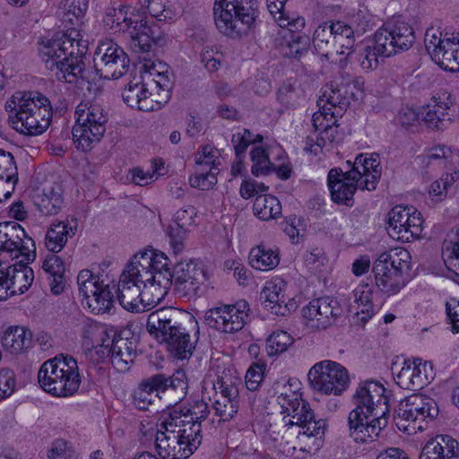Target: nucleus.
Segmentation results:
<instances>
[{
    "label": "nucleus",
    "mask_w": 459,
    "mask_h": 459,
    "mask_svg": "<svg viewBox=\"0 0 459 459\" xmlns=\"http://www.w3.org/2000/svg\"><path fill=\"white\" fill-rule=\"evenodd\" d=\"M88 9L87 0H64L57 11L62 23L71 26L65 32H57L51 39L42 42L39 54L50 70H56L59 80L68 83L85 78L84 56L88 49L87 40H83L75 29L82 24Z\"/></svg>",
    "instance_id": "obj_1"
},
{
    "label": "nucleus",
    "mask_w": 459,
    "mask_h": 459,
    "mask_svg": "<svg viewBox=\"0 0 459 459\" xmlns=\"http://www.w3.org/2000/svg\"><path fill=\"white\" fill-rule=\"evenodd\" d=\"M352 402L355 408L348 416L350 437L357 443L373 442L388 423L387 390L379 382L366 381L357 387Z\"/></svg>",
    "instance_id": "obj_2"
},
{
    "label": "nucleus",
    "mask_w": 459,
    "mask_h": 459,
    "mask_svg": "<svg viewBox=\"0 0 459 459\" xmlns=\"http://www.w3.org/2000/svg\"><path fill=\"white\" fill-rule=\"evenodd\" d=\"M8 122L17 132L39 135L50 126L53 110L48 97L39 91L15 92L5 103Z\"/></svg>",
    "instance_id": "obj_3"
},
{
    "label": "nucleus",
    "mask_w": 459,
    "mask_h": 459,
    "mask_svg": "<svg viewBox=\"0 0 459 459\" xmlns=\"http://www.w3.org/2000/svg\"><path fill=\"white\" fill-rule=\"evenodd\" d=\"M152 290L156 299H163L169 290V258L164 253L145 250L136 254L121 273Z\"/></svg>",
    "instance_id": "obj_4"
},
{
    "label": "nucleus",
    "mask_w": 459,
    "mask_h": 459,
    "mask_svg": "<svg viewBox=\"0 0 459 459\" xmlns=\"http://www.w3.org/2000/svg\"><path fill=\"white\" fill-rule=\"evenodd\" d=\"M38 380L43 390L53 396H72L81 385L77 361L69 355L56 356L41 365Z\"/></svg>",
    "instance_id": "obj_5"
},
{
    "label": "nucleus",
    "mask_w": 459,
    "mask_h": 459,
    "mask_svg": "<svg viewBox=\"0 0 459 459\" xmlns=\"http://www.w3.org/2000/svg\"><path fill=\"white\" fill-rule=\"evenodd\" d=\"M213 16L218 30L230 39L249 33L257 17L256 0H216Z\"/></svg>",
    "instance_id": "obj_6"
},
{
    "label": "nucleus",
    "mask_w": 459,
    "mask_h": 459,
    "mask_svg": "<svg viewBox=\"0 0 459 459\" xmlns=\"http://www.w3.org/2000/svg\"><path fill=\"white\" fill-rule=\"evenodd\" d=\"M411 254L404 247H394L380 254L373 264L376 285L388 296L397 294L409 281Z\"/></svg>",
    "instance_id": "obj_7"
},
{
    "label": "nucleus",
    "mask_w": 459,
    "mask_h": 459,
    "mask_svg": "<svg viewBox=\"0 0 459 459\" xmlns=\"http://www.w3.org/2000/svg\"><path fill=\"white\" fill-rule=\"evenodd\" d=\"M288 389L290 393H280L276 399L282 412L290 416V419L283 418L285 427L296 426L299 429L296 432L299 437H315L316 440H322L327 427L326 420L316 419L309 403L301 398L300 394Z\"/></svg>",
    "instance_id": "obj_8"
},
{
    "label": "nucleus",
    "mask_w": 459,
    "mask_h": 459,
    "mask_svg": "<svg viewBox=\"0 0 459 459\" xmlns=\"http://www.w3.org/2000/svg\"><path fill=\"white\" fill-rule=\"evenodd\" d=\"M75 116L73 140L78 150L88 152L104 136L108 115L99 104L80 103L76 107Z\"/></svg>",
    "instance_id": "obj_9"
},
{
    "label": "nucleus",
    "mask_w": 459,
    "mask_h": 459,
    "mask_svg": "<svg viewBox=\"0 0 459 459\" xmlns=\"http://www.w3.org/2000/svg\"><path fill=\"white\" fill-rule=\"evenodd\" d=\"M187 388V379L183 370H177L170 377L158 373L142 380L133 392V403L139 410L146 411L160 399V394L171 389L178 394L177 399L181 401Z\"/></svg>",
    "instance_id": "obj_10"
},
{
    "label": "nucleus",
    "mask_w": 459,
    "mask_h": 459,
    "mask_svg": "<svg viewBox=\"0 0 459 459\" xmlns=\"http://www.w3.org/2000/svg\"><path fill=\"white\" fill-rule=\"evenodd\" d=\"M196 442L194 439L187 443L172 427L162 422L155 437V449L160 458L144 451L136 454L133 459H187L196 450Z\"/></svg>",
    "instance_id": "obj_11"
},
{
    "label": "nucleus",
    "mask_w": 459,
    "mask_h": 459,
    "mask_svg": "<svg viewBox=\"0 0 459 459\" xmlns=\"http://www.w3.org/2000/svg\"><path fill=\"white\" fill-rule=\"evenodd\" d=\"M307 377L311 387L325 394L340 395L349 385L347 369L331 360L315 364L308 371Z\"/></svg>",
    "instance_id": "obj_12"
},
{
    "label": "nucleus",
    "mask_w": 459,
    "mask_h": 459,
    "mask_svg": "<svg viewBox=\"0 0 459 459\" xmlns=\"http://www.w3.org/2000/svg\"><path fill=\"white\" fill-rule=\"evenodd\" d=\"M439 410L436 401L422 394H413L402 400L394 411V420L398 429H405L402 420L417 422L418 429L423 430L422 422L433 420L438 415Z\"/></svg>",
    "instance_id": "obj_13"
},
{
    "label": "nucleus",
    "mask_w": 459,
    "mask_h": 459,
    "mask_svg": "<svg viewBox=\"0 0 459 459\" xmlns=\"http://www.w3.org/2000/svg\"><path fill=\"white\" fill-rule=\"evenodd\" d=\"M423 219L413 207L395 206L388 212L387 232L389 236L402 242H410L420 237Z\"/></svg>",
    "instance_id": "obj_14"
},
{
    "label": "nucleus",
    "mask_w": 459,
    "mask_h": 459,
    "mask_svg": "<svg viewBox=\"0 0 459 459\" xmlns=\"http://www.w3.org/2000/svg\"><path fill=\"white\" fill-rule=\"evenodd\" d=\"M97 74L104 79H118L129 69L127 54L113 41L102 42L98 46L93 57Z\"/></svg>",
    "instance_id": "obj_15"
},
{
    "label": "nucleus",
    "mask_w": 459,
    "mask_h": 459,
    "mask_svg": "<svg viewBox=\"0 0 459 459\" xmlns=\"http://www.w3.org/2000/svg\"><path fill=\"white\" fill-rule=\"evenodd\" d=\"M248 311V303L241 299L234 305H224L207 310L204 316V323L211 328L224 333H236L244 327Z\"/></svg>",
    "instance_id": "obj_16"
},
{
    "label": "nucleus",
    "mask_w": 459,
    "mask_h": 459,
    "mask_svg": "<svg viewBox=\"0 0 459 459\" xmlns=\"http://www.w3.org/2000/svg\"><path fill=\"white\" fill-rule=\"evenodd\" d=\"M169 278V288L173 283L178 295L188 298L200 295L201 285L207 281L203 264L192 260L177 263Z\"/></svg>",
    "instance_id": "obj_17"
},
{
    "label": "nucleus",
    "mask_w": 459,
    "mask_h": 459,
    "mask_svg": "<svg viewBox=\"0 0 459 459\" xmlns=\"http://www.w3.org/2000/svg\"><path fill=\"white\" fill-rule=\"evenodd\" d=\"M160 80H157L156 85L162 90V94L160 99L154 100L152 94L148 91L144 83L142 82H129L122 92L124 102L130 108H136L143 112H150L159 110L162 105L167 103L170 98L169 94V82L164 79L160 73H158Z\"/></svg>",
    "instance_id": "obj_18"
},
{
    "label": "nucleus",
    "mask_w": 459,
    "mask_h": 459,
    "mask_svg": "<svg viewBox=\"0 0 459 459\" xmlns=\"http://www.w3.org/2000/svg\"><path fill=\"white\" fill-rule=\"evenodd\" d=\"M116 293L119 304L125 309L135 313L149 310L162 300L154 299L149 288H143L122 274Z\"/></svg>",
    "instance_id": "obj_19"
},
{
    "label": "nucleus",
    "mask_w": 459,
    "mask_h": 459,
    "mask_svg": "<svg viewBox=\"0 0 459 459\" xmlns=\"http://www.w3.org/2000/svg\"><path fill=\"white\" fill-rule=\"evenodd\" d=\"M187 319L194 317L186 312L173 307H164L152 312L146 322L148 333L156 339L160 344H164L166 340L170 337V333L178 327V325H184Z\"/></svg>",
    "instance_id": "obj_20"
},
{
    "label": "nucleus",
    "mask_w": 459,
    "mask_h": 459,
    "mask_svg": "<svg viewBox=\"0 0 459 459\" xmlns=\"http://www.w3.org/2000/svg\"><path fill=\"white\" fill-rule=\"evenodd\" d=\"M376 34L377 50L390 56L400 51L408 50L415 42L413 28L403 22L383 26Z\"/></svg>",
    "instance_id": "obj_21"
},
{
    "label": "nucleus",
    "mask_w": 459,
    "mask_h": 459,
    "mask_svg": "<svg viewBox=\"0 0 459 459\" xmlns=\"http://www.w3.org/2000/svg\"><path fill=\"white\" fill-rule=\"evenodd\" d=\"M20 258L18 263L0 269V287L6 297L24 293L33 282V270L27 266L30 261H23V256Z\"/></svg>",
    "instance_id": "obj_22"
},
{
    "label": "nucleus",
    "mask_w": 459,
    "mask_h": 459,
    "mask_svg": "<svg viewBox=\"0 0 459 459\" xmlns=\"http://www.w3.org/2000/svg\"><path fill=\"white\" fill-rule=\"evenodd\" d=\"M103 357L109 356L112 366L119 372H126L130 368L136 358V342L128 338H124L120 334H114L111 342L100 345V351Z\"/></svg>",
    "instance_id": "obj_23"
},
{
    "label": "nucleus",
    "mask_w": 459,
    "mask_h": 459,
    "mask_svg": "<svg viewBox=\"0 0 459 459\" xmlns=\"http://www.w3.org/2000/svg\"><path fill=\"white\" fill-rule=\"evenodd\" d=\"M342 313V308L339 302L330 297L312 299L302 309L305 318L316 321V326L324 329L332 325Z\"/></svg>",
    "instance_id": "obj_24"
},
{
    "label": "nucleus",
    "mask_w": 459,
    "mask_h": 459,
    "mask_svg": "<svg viewBox=\"0 0 459 459\" xmlns=\"http://www.w3.org/2000/svg\"><path fill=\"white\" fill-rule=\"evenodd\" d=\"M359 182V178L348 177V171L343 172L339 168L331 169L327 177V184L332 200L336 204L351 207Z\"/></svg>",
    "instance_id": "obj_25"
},
{
    "label": "nucleus",
    "mask_w": 459,
    "mask_h": 459,
    "mask_svg": "<svg viewBox=\"0 0 459 459\" xmlns=\"http://www.w3.org/2000/svg\"><path fill=\"white\" fill-rule=\"evenodd\" d=\"M132 45L135 51L150 53L155 46H161L164 42L162 32L156 24L150 25L140 14L129 30Z\"/></svg>",
    "instance_id": "obj_26"
},
{
    "label": "nucleus",
    "mask_w": 459,
    "mask_h": 459,
    "mask_svg": "<svg viewBox=\"0 0 459 459\" xmlns=\"http://www.w3.org/2000/svg\"><path fill=\"white\" fill-rule=\"evenodd\" d=\"M373 288L368 283L358 285L352 291L353 303L349 311L354 312L356 324L365 325L375 314L372 303Z\"/></svg>",
    "instance_id": "obj_27"
},
{
    "label": "nucleus",
    "mask_w": 459,
    "mask_h": 459,
    "mask_svg": "<svg viewBox=\"0 0 459 459\" xmlns=\"http://www.w3.org/2000/svg\"><path fill=\"white\" fill-rule=\"evenodd\" d=\"M169 428L172 427L173 430L178 432L181 437L185 438L186 442H196V449L202 443V426L199 421L191 420L189 418H186V414L175 409L163 421Z\"/></svg>",
    "instance_id": "obj_28"
},
{
    "label": "nucleus",
    "mask_w": 459,
    "mask_h": 459,
    "mask_svg": "<svg viewBox=\"0 0 459 459\" xmlns=\"http://www.w3.org/2000/svg\"><path fill=\"white\" fill-rule=\"evenodd\" d=\"M78 222L75 218L54 222L46 233V247L52 253L60 252L67 243L68 238L76 234Z\"/></svg>",
    "instance_id": "obj_29"
},
{
    "label": "nucleus",
    "mask_w": 459,
    "mask_h": 459,
    "mask_svg": "<svg viewBox=\"0 0 459 459\" xmlns=\"http://www.w3.org/2000/svg\"><path fill=\"white\" fill-rule=\"evenodd\" d=\"M283 286L282 281H269L260 293V299L264 301L272 314L281 316H287L290 311V306H292L285 303Z\"/></svg>",
    "instance_id": "obj_30"
},
{
    "label": "nucleus",
    "mask_w": 459,
    "mask_h": 459,
    "mask_svg": "<svg viewBox=\"0 0 459 459\" xmlns=\"http://www.w3.org/2000/svg\"><path fill=\"white\" fill-rule=\"evenodd\" d=\"M2 344L12 354H23L32 346V333L24 327L11 326L4 333Z\"/></svg>",
    "instance_id": "obj_31"
},
{
    "label": "nucleus",
    "mask_w": 459,
    "mask_h": 459,
    "mask_svg": "<svg viewBox=\"0 0 459 459\" xmlns=\"http://www.w3.org/2000/svg\"><path fill=\"white\" fill-rule=\"evenodd\" d=\"M169 335L170 337L163 344L167 351L177 359L188 358L192 354L195 346L184 325H178L177 330H174Z\"/></svg>",
    "instance_id": "obj_32"
},
{
    "label": "nucleus",
    "mask_w": 459,
    "mask_h": 459,
    "mask_svg": "<svg viewBox=\"0 0 459 459\" xmlns=\"http://www.w3.org/2000/svg\"><path fill=\"white\" fill-rule=\"evenodd\" d=\"M449 107L446 103L436 100L423 107L420 115L429 128L433 130H444L451 122L447 113Z\"/></svg>",
    "instance_id": "obj_33"
},
{
    "label": "nucleus",
    "mask_w": 459,
    "mask_h": 459,
    "mask_svg": "<svg viewBox=\"0 0 459 459\" xmlns=\"http://www.w3.org/2000/svg\"><path fill=\"white\" fill-rule=\"evenodd\" d=\"M302 30H288L283 35L281 51L287 57H300L307 52L310 46V39L307 35L301 32Z\"/></svg>",
    "instance_id": "obj_34"
},
{
    "label": "nucleus",
    "mask_w": 459,
    "mask_h": 459,
    "mask_svg": "<svg viewBox=\"0 0 459 459\" xmlns=\"http://www.w3.org/2000/svg\"><path fill=\"white\" fill-rule=\"evenodd\" d=\"M138 14L129 12V8L120 5L118 8H108L103 19L107 27L115 31H129Z\"/></svg>",
    "instance_id": "obj_35"
},
{
    "label": "nucleus",
    "mask_w": 459,
    "mask_h": 459,
    "mask_svg": "<svg viewBox=\"0 0 459 459\" xmlns=\"http://www.w3.org/2000/svg\"><path fill=\"white\" fill-rule=\"evenodd\" d=\"M42 268L49 275L51 291L56 295L62 293L65 286L63 260L56 255H49L44 260Z\"/></svg>",
    "instance_id": "obj_36"
},
{
    "label": "nucleus",
    "mask_w": 459,
    "mask_h": 459,
    "mask_svg": "<svg viewBox=\"0 0 459 459\" xmlns=\"http://www.w3.org/2000/svg\"><path fill=\"white\" fill-rule=\"evenodd\" d=\"M35 204L42 214L47 216L56 214L63 205L61 186L56 184L44 188L42 194L38 195Z\"/></svg>",
    "instance_id": "obj_37"
},
{
    "label": "nucleus",
    "mask_w": 459,
    "mask_h": 459,
    "mask_svg": "<svg viewBox=\"0 0 459 459\" xmlns=\"http://www.w3.org/2000/svg\"><path fill=\"white\" fill-rule=\"evenodd\" d=\"M250 265L260 271H269L275 268L280 263L279 253L264 245L253 247L249 252Z\"/></svg>",
    "instance_id": "obj_38"
},
{
    "label": "nucleus",
    "mask_w": 459,
    "mask_h": 459,
    "mask_svg": "<svg viewBox=\"0 0 459 459\" xmlns=\"http://www.w3.org/2000/svg\"><path fill=\"white\" fill-rule=\"evenodd\" d=\"M334 30L335 22H331L330 24L324 22L323 24L319 25L314 32L313 44L315 48L318 51L322 52V55L325 56L334 53Z\"/></svg>",
    "instance_id": "obj_39"
},
{
    "label": "nucleus",
    "mask_w": 459,
    "mask_h": 459,
    "mask_svg": "<svg viewBox=\"0 0 459 459\" xmlns=\"http://www.w3.org/2000/svg\"><path fill=\"white\" fill-rule=\"evenodd\" d=\"M253 211L259 219L269 221L281 215V205L274 195H262L255 198Z\"/></svg>",
    "instance_id": "obj_40"
},
{
    "label": "nucleus",
    "mask_w": 459,
    "mask_h": 459,
    "mask_svg": "<svg viewBox=\"0 0 459 459\" xmlns=\"http://www.w3.org/2000/svg\"><path fill=\"white\" fill-rule=\"evenodd\" d=\"M335 39V49L334 53L339 55H346L347 56H352L354 51L352 48L354 47V31L353 29L345 24L342 22H335V30H333Z\"/></svg>",
    "instance_id": "obj_41"
},
{
    "label": "nucleus",
    "mask_w": 459,
    "mask_h": 459,
    "mask_svg": "<svg viewBox=\"0 0 459 459\" xmlns=\"http://www.w3.org/2000/svg\"><path fill=\"white\" fill-rule=\"evenodd\" d=\"M351 169L348 170V177L351 178L362 179V173L381 170L378 155L368 157L366 154H359L354 162L347 161Z\"/></svg>",
    "instance_id": "obj_42"
},
{
    "label": "nucleus",
    "mask_w": 459,
    "mask_h": 459,
    "mask_svg": "<svg viewBox=\"0 0 459 459\" xmlns=\"http://www.w3.org/2000/svg\"><path fill=\"white\" fill-rule=\"evenodd\" d=\"M389 55L377 50V34H374L373 45L364 46L356 53L355 58L365 71H371L379 65L378 58L389 57Z\"/></svg>",
    "instance_id": "obj_43"
},
{
    "label": "nucleus",
    "mask_w": 459,
    "mask_h": 459,
    "mask_svg": "<svg viewBox=\"0 0 459 459\" xmlns=\"http://www.w3.org/2000/svg\"><path fill=\"white\" fill-rule=\"evenodd\" d=\"M442 255L445 263L459 274V228L450 232L443 242Z\"/></svg>",
    "instance_id": "obj_44"
},
{
    "label": "nucleus",
    "mask_w": 459,
    "mask_h": 459,
    "mask_svg": "<svg viewBox=\"0 0 459 459\" xmlns=\"http://www.w3.org/2000/svg\"><path fill=\"white\" fill-rule=\"evenodd\" d=\"M250 159L253 162L251 173L255 177L268 175L276 170L275 165L270 160L269 154L261 146L251 150Z\"/></svg>",
    "instance_id": "obj_45"
},
{
    "label": "nucleus",
    "mask_w": 459,
    "mask_h": 459,
    "mask_svg": "<svg viewBox=\"0 0 459 459\" xmlns=\"http://www.w3.org/2000/svg\"><path fill=\"white\" fill-rule=\"evenodd\" d=\"M268 11L273 16L279 26L290 30H302L305 27L303 17L291 18L284 13V7H280L272 0H266Z\"/></svg>",
    "instance_id": "obj_46"
},
{
    "label": "nucleus",
    "mask_w": 459,
    "mask_h": 459,
    "mask_svg": "<svg viewBox=\"0 0 459 459\" xmlns=\"http://www.w3.org/2000/svg\"><path fill=\"white\" fill-rule=\"evenodd\" d=\"M411 368L413 370V378L415 390H419L428 385L434 378L432 364L429 361H423L421 359H413Z\"/></svg>",
    "instance_id": "obj_47"
},
{
    "label": "nucleus",
    "mask_w": 459,
    "mask_h": 459,
    "mask_svg": "<svg viewBox=\"0 0 459 459\" xmlns=\"http://www.w3.org/2000/svg\"><path fill=\"white\" fill-rule=\"evenodd\" d=\"M80 294L88 301L91 295H94L102 287L100 277L96 276L90 270H82L77 276Z\"/></svg>",
    "instance_id": "obj_48"
},
{
    "label": "nucleus",
    "mask_w": 459,
    "mask_h": 459,
    "mask_svg": "<svg viewBox=\"0 0 459 459\" xmlns=\"http://www.w3.org/2000/svg\"><path fill=\"white\" fill-rule=\"evenodd\" d=\"M82 337L87 341V344L91 343L94 346V343H97L96 348H100V345L103 342L107 343L109 339L104 326L92 320L85 322L82 327Z\"/></svg>",
    "instance_id": "obj_49"
},
{
    "label": "nucleus",
    "mask_w": 459,
    "mask_h": 459,
    "mask_svg": "<svg viewBox=\"0 0 459 459\" xmlns=\"http://www.w3.org/2000/svg\"><path fill=\"white\" fill-rule=\"evenodd\" d=\"M108 287V285L106 287L102 286L97 293L93 296L91 295V299H88L86 303L92 312L100 314L108 312L111 309L114 299Z\"/></svg>",
    "instance_id": "obj_50"
},
{
    "label": "nucleus",
    "mask_w": 459,
    "mask_h": 459,
    "mask_svg": "<svg viewBox=\"0 0 459 459\" xmlns=\"http://www.w3.org/2000/svg\"><path fill=\"white\" fill-rule=\"evenodd\" d=\"M293 342V338L284 331L273 333L266 340V351L268 355L274 356L287 351Z\"/></svg>",
    "instance_id": "obj_51"
},
{
    "label": "nucleus",
    "mask_w": 459,
    "mask_h": 459,
    "mask_svg": "<svg viewBox=\"0 0 459 459\" xmlns=\"http://www.w3.org/2000/svg\"><path fill=\"white\" fill-rule=\"evenodd\" d=\"M178 410L186 414V418H189L191 420H196L200 424L207 419L210 413L208 403L203 400L195 401L189 406H181Z\"/></svg>",
    "instance_id": "obj_52"
},
{
    "label": "nucleus",
    "mask_w": 459,
    "mask_h": 459,
    "mask_svg": "<svg viewBox=\"0 0 459 459\" xmlns=\"http://www.w3.org/2000/svg\"><path fill=\"white\" fill-rule=\"evenodd\" d=\"M448 33H446L443 42L440 44V49L438 56L430 55L432 60L439 65L444 69H447L449 66V56L454 53V47L455 46L456 35L451 34V37H447Z\"/></svg>",
    "instance_id": "obj_53"
},
{
    "label": "nucleus",
    "mask_w": 459,
    "mask_h": 459,
    "mask_svg": "<svg viewBox=\"0 0 459 459\" xmlns=\"http://www.w3.org/2000/svg\"><path fill=\"white\" fill-rule=\"evenodd\" d=\"M213 409L221 420H230L238 411V401L218 398L213 403Z\"/></svg>",
    "instance_id": "obj_54"
},
{
    "label": "nucleus",
    "mask_w": 459,
    "mask_h": 459,
    "mask_svg": "<svg viewBox=\"0 0 459 459\" xmlns=\"http://www.w3.org/2000/svg\"><path fill=\"white\" fill-rule=\"evenodd\" d=\"M216 172L212 170V168L205 171L203 169L197 172L194 177L189 178L191 186L199 188L201 190H208L216 183Z\"/></svg>",
    "instance_id": "obj_55"
},
{
    "label": "nucleus",
    "mask_w": 459,
    "mask_h": 459,
    "mask_svg": "<svg viewBox=\"0 0 459 459\" xmlns=\"http://www.w3.org/2000/svg\"><path fill=\"white\" fill-rule=\"evenodd\" d=\"M434 438L444 454L445 459L459 456V443L456 439L448 435H437Z\"/></svg>",
    "instance_id": "obj_56"
},
{
    "label": "nucleus",
    "mask_w": 459,
    "mask_h": 459,
    "mask_svg": "<svg viewBox=\"0 0 459 459\" xmlns=\"http://www.w3.org/2000/svg\"><path fill=\"white\" fill-rule=\"evenodd\" d=\"M188 228L182 227L177 223L170 224L167 230L171 247L175 253L180 252L184 247V239L186 238Z\"/></svg>",
    "instance_id": "obj_57"
},
{
    "label": "nucleus",
    "mask_w": 459,
    "mask_h": 459,
    "mask_svg": "<svg viewBox=\"0 0 459 459\" xmlns=\"http://www.w3.org/2000/svg\"><path fill=\"white\" fill-rule=\"evenodd\" d=\"M15 374L12 369L0 370V400L9 397L15 388Z\"/></svg>",
    "instance_id": "obj_58"
},
{
    "label": "nucleus",
    "mask_w": 459,
    "mask_h": 459,
    "mask_svg": "<svg viewBox=\"0 0 459 459\" xmlns=\"http://www.w3.org/2000/svg\"><path fill=\"white\" fill-rule=\"evenodd\" d=\"M338 138L339 132L337 126L326 123L325 129H323L316 137V144L319 148V151H322L324 147H327V145L336 143Z\"/></svg>",
    "instance_id": "obj_59"
},
{
    "label": "nucleus",
    "mask_w": 459,
    "mask_h": 459,
    "mask_svg": "<svg viewBox=\"0 0 459 459\" xmlns=\"http://www.w3.org/2000/svg\"><path fill=\"white\" fill-rule=\"evenodd\" d=\"M147 9L150 14L158 19L163 21L172 18V12L167 7V0H148Z\"/></svg>",
    "instance_id": "obj_60"
},
{
    "label": "nucleus",
    "mask_w": 459,
    "mask_h": 459,
    "mask_svg": "<svg viewBox=\"0 0 459 459\" xmlns=\"http://www.w3.org/2000/svg\"><path fill=\"white\" fill-rule=\"evenodd\" d=\"M218 151L211 146H204L201 152H198L195 156V162L198 166H205L210 169L212 168L213 169H216L215 168V160L218 158Z\"/></svg>",
    "instance_id": "obj_61"
},
{
    "label": "nucleus",
    "mask_w": 459,
    "mask_h": 459,
    "mask_svg": "<svg viewBox=\"0 0 459 459\" xmlns=\"http://www.w3.org/2000/svg\"><path fill=\"white\" fill-rule=\"evenodd\" d=\"M264 378L263 365L253 364L246 374V385L250 391H256Z\"/></svg>",
    "instance_id": "obj_62"
},
{
    "label": "nucleus",
    "mask_w": 459,
    "mask_h": 459,
    "mask_svg": "<svg viewBox=\"0 0 459 459\" xmlns=\"http://www.w3.org/2000/svg\"><path fill=\"white\" fill-rule=\"evenodd\" d=\"M396 383L403 389L415 390L413 370L411 360H405L403 367L396 376Z\"/></svg>",
    "instance_id": "obj_63"
},
{
    "label": "nucleus",
    "mask_w": 459,
    "mask_h": 459,
    "mask_svg": "<svg viewBox=\"0 0 459 459\" xmlns=\"http://www.w3.org/2000/svg\"><path fill=\"white\" fill-rule=\"evenodd\" d=\"M442 33L433 29L428 30L425 33L424 43L429 55L438 56L440 44L443 42Z\"/></svg>",
    "instance_id": "obj_64"
}]
</instances>
